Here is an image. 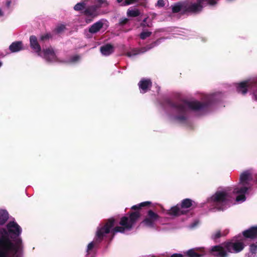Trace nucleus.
<instances>
[{"label": "nucleus", "mask_w": 257, "mask_h": 257, "mask_svg": "<svg viewBox=\"0 0 257 257\" xmlns=\"http://www.w3.org/2000/svg\"><path fill=\"white\" fill-rule=\"evenodd\" d=\"M252 179L253 177L250 171L243 172L240 175L238 185L232 192L229 189L217 191L208 199L207 202L217 209L223 210L232 204V201L235 196L236 202H244L246 199L245 194L250 189Z\"/></svg>", "instance_id": "1"}, {"label": "nucleus", "mask_w": 257, "mask_h": 257, "mask_svg": "<svg viewBox=\"0 0 257 257\" xmlns=\"http://www.w3.org/2000/svg\"><path fill=\"white\" fill-rule=\"evenodd\" d=\"M0 229V257H23V244L20 237L21 227L14 221Z\"/></svg>", "instance_id": "2"}, {"label": "nucleus", "mask_w": 257, "mask_h": 257, "mask_svg": "<svg viewBox=\"0 0 257 257\" xmlns=\"http://www.w3.org/2000/svg\"><path fill=\"white\" fill-rule=\"evenodd\" d=\"M220 93H216L210 95H204L203 97V104L197 100L182 101L175 104L174 107L177 113L175 118L179 121L185 120L189 110L199 111L204 110L206 107L221 98Z\"/></svg>", "instance_id": "3"}, {"label": "nucleus", "mask_w": 257, "mask_h": 257, "mask_svg": "<svg viewBox=\"0 0 257 257\" xmlns=\"http://www.w3.org/2000/svg\"><path fill=\"white\" fill-rule=\"evenodd\" d=\"M139 217L140 214L138 212L132 213L129 217H123L119 222L120 226H116L114 228L112 227L114 225V219H109L103 226L97 228V239H101L106 234L110 232L111 229V232L113 234L117 232L125 233L130 231Z\"/></svg>", "instance_id": "4"}, {"label": "nucleus", "mask_w": 257, "mask_h": 257, "mask_svg": "<svg viewBox=\"0 0 257 257\" xmlns=\"http://www.w3.org/2000/svg\"><path fill=\"white\" fill-rule=\"evenodd\" d=\"M244 247L243 238L242 237H237L220 245L212 246L209 252L214 257H228L229 253L239 252Z\"/></svg>", "instance_id": "5"}, {"label": "nucleus", "mask_w": 257, "mask_h": 257, "mask_svg": "<svg viewBox=\"0 0 257 257\" xmlns=\"http://www.w3.org/2000/svg\"><path fill=\"white\" fill-rule=\"evenodd\" d=\"M218 0H187L172 5V10L173 13L181 12L183 13H198L207 5L213 6Z\"/></svg>", "instance_id": "6"}, {"label": "nucleus", "mask_w": 257, "mask_h": 257, "mask_svg": "<svg viewBox=\"0 0 257 257\" xmlns=\"http://www.w3.org/2000/svg\"><path fill=\"white\" fill-rule=\"evenodd\" d=\"M106 0H83L77 4L74 7L75 11H80L85 7L88 8L85 11V14L88 16L93 18L97 16L96 10L97 8L107 5Z\"/></svg>", "instance_id": "7"}, {"label": "nucleus", "mask_w": 257, "mask_h": 257, "mask_svg": "<svg viewBox=\"0 0 257 257\" xmlns=\"http://www.w3.org/2000/svg\"><path fill=\"white\" fill-rule=\"evenodd\" d=\"M192 205V201L189 199L183 200L180 205H177L167 211V213L172 216H178L185 213L187 209Z\"/></svg>", "instance_id": "8"}, {"label": "nucleus", "mask_w": 257, "mask_h": 257, "mask_svg": "<svg viewBox=\"0 0 257 257\" xmlns=\"http://www.w3.org/2000/svg\"><path fill=\"white\" fill-rule=\"evenodd\" d=\"M38 56L43 58L47 62H54L57 61V58L55 51L51 47L44 48L39 53Z\"/></svg>", "instance_id": "9"}, {"label": "nucleus", "mask_w": 257, "mask_h": 257, "mask_svg": "<svg viewBox=\"0 0 257 257\" xmlns=\"http://www.w3.org/2000/svg\"><path fill=\"white\" fill-rule=\"evenodd\" d=\"M108 27V22L104 19H101L94 23L89 28V32L91 34H96L101 31H104Z\"/></svg>", "instance_id": "10"}, {"label": "nucleus", "mask_w": 257, "mask_h": 257, "mask_svg": "<svg viewBox=\"0 0 257 257\" xmlns=\"http://www.w3.org/2000/svg\"><path fill=\"white\" fill-rule=\"evenodd\" d=\"M158 215L152 210H149L148 217L143 221L144 224L147 227H153L155 222L158 219Z\"/></svg>", "instance_id": "11"}, {"label": "nucleus", "mask_w": 257, "mask_h": 257, "mask_svg": "<svg viewBox=\"0 0 257 257\" xmlns=\"http://www.w3.org/2000/svg\"><path fill=\"white\" fill-rule=\"evenodd\" d=\"M207 251L202 247H196L188 250L186 254L189 257H201L205 255Z\"/></svg>", "instance_id": "12"}, {"label": "nucleus", "mask_w": 257, "mask_h": 257, "mask_svg": "<svg viewBox=\"0 0 257 257\" xmlns=\"http://www.w3.org/2000/svg\"><path fill=\"white\" fill-rule=\"evenodd\" d=\"M160 40H158L156 42H155L153 43H152L150 46H147V47H144L142 48L141 49L139 50H134L132 52H127L126 53V56H127L129 57H131L134 55H136L137 54H139L141 53H143L146 52V51L149 50L151 48L155 47L156 46L158 45L159 43H160Z\"/></svg>", "instance_id": "13"}, {"label": "nucleus", "mask_w": 257, "mask_h": 257, "mask_svg": "<svg viewBox=\"0 0 257 257\" xmlns=\"http://www.w3.org/2000/svg\"><path fill=\"white\" fill-rule=\"evenodd\" d=\"M152 82L149 79H142L139 83L140 91L142 93H146L150 88Z\"/></svg>", "instance_id": "14"}, {"label": "nucleus", "mask_w": 257, "mask_h": 257, "mask_svg": "<svg viewBox=\"0 0 257 257\" xmlns=\"http://www.w3.org/2000/svg\"><path fill=\"white\" fill-rule=\"evenodd\" d=\"M30 43L31 48L37 54L41 51L40 45L39 44L37 39L35 36H32L30 38Z\"/></svg>", "instance_id": "15"}, {"label": "nucleus", "mask_w": 257, "mask_h": 257, "mask_svg": "<svg viewBox=\"0 0 257 257\" xmlns=\"http://www.w3.org/2000/svg\"><path fill=\"white\" fill-rule=\"evenodd\" d=\"M250 85V82L249 80H246L239 83L236 85L237 91L242 94H245L247 91V88Z\"/></svg>", "instance_id": "16"}, {"label": "nucleus", "mask_w": 257, "mask_h": 257, "mask_svg": "<svg viewBox=\"0 0 257 257\" xmlns=\"http://www.w3.org/2000/svg\"><path fill=\"white\" fill-rule=\"evenodd\" d=\"M243 236L246 238L254 239L257 238V226L251 227L243 232Z\"/></svg>", "instance_id": "17"}, {"label": "nucleus", "mask_w": 257, "mask_h": 257, "mask_svg": "<svg viewBox=\"0 0 257 257\" xmlns=\"http://www.w3.org/2000/svg\"><path fill=\"white\" fill-rule=\"evenodd\" d=\"M9 49L12 53L18 52L24 49L23 43L21 41L13 42L9 47Z\"/></svg>", "instance_id": "18"}, {"label": "nucleus", "mask_w": 257, "mask_h": 257, "mask_svg": "<svg viewBox=\"0 0 257 257\" xmlns=\"http://www.w3.org/2000/svg\"><path fill=\"white\" fill-rule=\"evenodd\" d=\"M114 51L113 47L110 44H107L101 47L100 51L103 55L108 56Z\"/></svg>", "instance_id": "19"}, {"label": "nucleus", "mask_w": 257, "mask_h": 257, "mask_svg": "<svg viewBox=\"0 0 257 257\" xmlns=\"http://www.w3.org/2000/svg\"><path fill=\"white\" fill-rule=\"evenodd\" d=\"M9 218L8 212L6 210H0V225L4 224Z\"/></svg>", "instance_id": "20"}, {"label": "nucleus", "mask_w": 257, "mask_h": 257, "mask_svg": "<svg viewBox=\"0 0 257 257\" xmlns=\"http://www.w3.org/2000/svg\"><path fill=\"white\" fill-rule=\"evenodd\" d=\"M140 14V11L136 8H131L127 11V16L130 17H136Z\"/></svg>", "instance_id": "21"}, {"label": "nucleus", "mask_w": 257, "mask_h": 257, "mask_svg": "<svg viewBox=\"0 0 257 257\" xmlns=\"http://www.w3.org/2000/svg\"><path fill=\"white\" fill-rule=\"evenodd\" d=\"M225 235L224 233H221L220 230H216L212 233L211 238L213 240H216L219 238L221 236Z\"/></svg>", "instance_id": "22"}, {"label": "nucleus", "mask_w": 257, "mask_h": 257, "mask_svg": "<svg viewBox=\"0 0 257 257\" xmlns=\"http://www.w3.org/2000/svg\"><path fill=\"white\" fill-rule=\"evenodd\" d=\"M150 203H151V202L149 201H146V202H142L138 205H134V206H132V209H139L142 207H144L145 206L149 205Z\"/></svg>", "instance_id": "23"}, {"label": "nucleus", "mask_w": 257, "mask_h": 257, "mask_svg": "<svg viewBox=\"0 0 257 257\" xmlns=\"http://www.w3.org/2000/svg\"><path fill=\"white\" fill-rule=\"evenodd\" d=\"M151 34H152L151 32L143 31L140 34V38L144 40V39H146L147 38L150 37V35H151Z\"/></svg>", "instance_id": "24"}, {"label": "nucleus", "mask_w": 257, "mask_h": 257, "mask_svg": "<svg viewBox=\"0 0 257 257\" xmlns=\"http://www.w3.org/2000/svg\"><path fill=\"white\" fill-rule=\"evenodd\" d=\"M257 251V242L256 244H251L249 246V252L256 254Z\"/></svg>", "instance_id": "25"}, {"label": "nucleus", "mask_w": 257, "mask_h": 257, "mask_svg": "<svg viewBox=\"0 0 257 257\" xmlns=\"http://www.w3.org/2000/svg\"><path fill=\"white\" fill-rule=\"evenodd\" d=\"M118 3H120L123 1V0H117ZM137 0H125L124 2L122 4L123 6L128 5L136 2Z\"/></svg>", "instance_id": "26"}, {"label": "nucleus", "mask_w": 257, "mask_h": 257, "mask_svg": "<svg viewBox=\"0 0 257 257\" xmlns=\"http://www.w3.org/2000/svg\"><path fill=\"white\" fill-rule=\"evenodd\" d=\"M65 29V25H64L63 24H60L57 27L56 30L57 33H61V32H63Z\"/></svg>", "instance_id": "27"}, {"label": "nucleus", "mask_w": 257, "mask_h": 257, "mask_svg": "<svg viewBox=\"0 0 257 257\" xmlns=\"http://www.w3.org/2000/svg\"><path fill=\"white\" fill-rule=\"evenodd\" d=\"M80 60V57L78 55H75L73 56L71 59L69 61L70 63H75Z\"/></svg>", "instance_id": "28"}, {"label": "nucleus", "mask_w": 257, "mask_h": 257, "mask_svg": "<svg viewBox=\"0 0 257 257\" xmlns=\"http://www.w3.org/2000/svg\"><path fill=\"white\" fill-rule=\"evenodd\" d=\"M167 0H159L157 3V6L163 7L165 6Z\"/></svg>", "instance_id": "29"}, {"label": "nucleus", "mask_w": 257, "mask_h": 257, "mask_svg": "<svg viewBox=\"0 0 257 257\" xmlns=\"http://www.w3.org/2000/svg\"><path fill=\"white\" fill-rule=\"evenodd\" d=\"M94 245V244L93 242H91L90 243H89L87 245V251L89 252V251H90L93 248Z\"/></svg>", "instance_id": "30"}, {"label": "nucleus", "mask_w": 257, "mask_h": 257, "mask_svg": "<svg viewBox=\"0 0 257 257\" xmlns=\"http://www.w3.org/2000/svg\"><path fill=\"white\" fill-rule=\"evenodd\" d=\"M128 21V19L127 18H122L120 20V24L121 25H124L126 24Z\"/></svg>", "instance_id": "31"}, {"label": "nucleus", "mask_w": 257, "mask_h": 257, "mask_svg": "<svg viewBox=\"0 0 257 257\" xmlns=\"http://www.w3.org/2000/svg\"><path fill=\"white\" fill-rule=\"evenodd\" d=\"M245 257H256V254L249 252L245 255Z\"/></svg>", "instance_id": "32"}, {"label": "nucleus", "mask_w": 257, "mask_h": 257, "mask_svg": "<svg viewBox=\"0 0 257 257\" xmlns=\"http://www.w3.org/2000/svg\"><path fill=\"white\" fill-rule=\"evenodd\" d=\"M148 18H145L144 21H143V22L142 23V25L143 26H147V27H150L151 25L149 24H148L147 23V20Z\"/></svg>", "instance_id": "33"}, {"label": "nucleus", "mask_w": 257, "mask_h": 257, "mask_svg": "<svg viewBox=\"0 0 257 257\" xmlns=\"http://www.w3.org/2000/svg\"><path fill=\"white\" fill-rule=\"evenodd\" d=\"M253 98L255 100H257V89L254 90L252 93Z\"/></svg>", "instance_id": "34"}, {"label": "nucleus", "mask_w": 257, "mask_h": 257, "mask_svg": "<svg viewBox=\"0 0 257 257\" xmlns=\"http://www.w3.org/2000/svg\"><path fill=\"white\" fill-rule=\"evenodd\" d=\"M171 257H183L182 254L180 253H175L172 254Z\"/></svg>", "instance_id": "35"}, {"label": "nucleus", "mask_w": 257, "mask_h": 257, "mask_svg": "<svg viewBox=\"0 0 257 257\" xmlns=\"http://www.w3.org/2000/svg\"><path fill=\"white\" fill-rule=\"evenodd\" d=\"M49 36L48 35H46L45 36H43L41 37V40H44V39L48 38Z\"/></svg>", "instance_id": "36"}, {"label": "nucleus", "mask_w": 257, "mask_h": 257, "mask_svg": "<svg viewBox=\"0 0 257 257\" xmlns=\"http://www.w3.org/2000/svg\"><path fill=\"white\" fill-rule=\"evenodd\" d=\"M92 19L86 18V22L87 23H89L92 21Z\"/></svg>", "instance_id": "37"}, {"label": "nucleus", "mask_w": 257, "mask_h": 257, "mask_svg": "<svg viewBox=\"0 0 257 257\" xmlns=\"http://www.w3.org/2000/svg\"><path fill=\"white\" fill-rule=\"evenodd\" d=\"M10 4H11V2H10V1H8V2H7V7H9L10 6Z\"/></svg>", "instance_id": "38"}, {"label": "nucleus", "mask_w": 257, "mask_h": 257, "mask_svg": "<svg viewBox=\"0 0 257 257\" xmlns=\"http://www.w3.org/2000/svg\"><path fill=\"white\" fill-rule=\"evenodd\" d=\"M198 221H196V224H194V225H191V227H194V226H195L196 225V224H198Z\"/></svg>", "instance_id": "39"}, {"label": "nucleus", "mask_w": 257, "mask_h": 257, "mask_svg": "<svg viewBox=\"0 0 257 257\" xmlns=\"http://www.w3.org/2000/svg\"><path fill=\"white\" fill-rule=\"evenodd\" d=\"M3 16V13L2 12V11L1 10V9H0V16Z\"/></svg>", "instance_id": "40"}, {"label": "nucleus", "mask_w": 257, "mask_h": 257, "mask_svg": "<svg viewBox=\"0 0 257 257\" xmlns=\"http://www.w3.org/2000/svg\"><path fill=\"white\" fill-rule=\"evenodd\" d=\"M2 63L0 62V67L2 66Z\"/></svg>", "instance_id": "41"}]
</instances>
